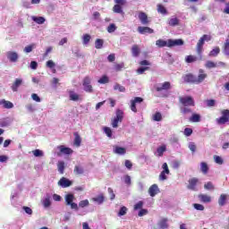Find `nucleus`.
Instances as JSON below:
<instances>
[{"label":"nucleus","mask_w":229,"mask_h":229,"mask_svg":"<svg viewBox=\"0 0 229 229\" xmlns=\"http://www.w3.org/2000/svg\"><path fill=\"white\" fill-rule=\"evenodd\" d=\"M113 12L114 13H124L123 11V5H119L117 4L113 7Z\"/></svg>","instance_id":"obj_39"},{"label":"nucleus","mask_w":229,"mask_h":229,"mask_svg":"<svg viewBox=\"0 0 229 229\" xmlns=\"http://www.w3.org/2000/svg\"><path fill=\"white\" fill-rule=\"evenodd\" d=\"M58 185L63 189H67V187H71V185H72V182L65 177H62L58 182Z\"/></svg>","instance_id":"obj_10"},{"label":"nucleus","mask_w":229,"mask_h":229,"mask_svg":"<svg viewBox=\"0 0 229 229\" xmlns=\"http://www.w3.org/2000/svg\"><path fill=\"white\" fill-rule=\"evenodd\" d=\"M158 192H160V189L157 184H152L148 189V194L151 198H155V196L158 194Z\"/></svg>","instance_id":"obj_14"},{"label":"nucleus","mask_w":229,"mask_h":229,"mask_svg":"<svg viewBox=\"0 0 229 229\" xmlns=\"http://www.w3.org/2000/svg\"><path fill=\"white\" fill-rule=\"evenodd\" d=\"M43 207L45 208H49L51 207V197L47 195L42 201H41Z\"/></svg>","instance_id":"obj_29"},{"label":"nucleus","mask_w":229,"mask_h":229,"mask_svg":"<svg viewBox=\"0 0 229 229\" xmlns=\"http://www.w3.org/2000/svg\"><path fill=\"white\" fill-rule=\"evenodd\" d=\"M158 180L159 182H165V180H167V174L165 172H161Z\"/></svg>","instance_id":"obj_54"},{"label":"nucleus","mask_w":229,"mask_h":229,"mask_svg":"<svg viewBox=\"0 0 229 229\" xmlns=\"http://www.w3.org/2000/svg\"><path fill=\"white\" fill-rule=\"evenodd\" d=\"M200 171L204 174H207L208 173V165H207L205 162L200 163Z\"/></svg>","instance_id":"obj_41"},{"label":"nucleus","mask_w":229,"mask_h":229,"mask_svg":"<svg viewBox=\"0 0 229 229\" xmlns=\"http://www.w3.org/2000/svg\"><path fill=\"white\" fill-rule=\"evenodd\" d=\"M167 148L165 145H163L157 148V152L155 153L156 157H164V153H165Z\"/></svg>","instance_id":"obj_27"},{"label":"nucleus","mask_w":229,"mask_h":229,"mask_svg":"<svg viewBox=\"0 0 229 229\" xmlns=\"http://www.w3.org/2000/svg\"><path fill=\"white\" fill-rule=\"evenodd\" d=\"M196 185H198L197 178H191L189 180L188 189L190 191H196Z\"/></svg>","instance_id":"obj_19"},{"label":"nucleus","mask_w":229,"mask_h":229,"mask_svg":"<svg viewBox=\"0 0 229 229\" xmlns=\"http://www.w3.org/2000/svg\"><path fill=\"white\" fill-rule=\"evenodd\" d=\"M226 199H228V195L221 194L218 199L219 207H225V205H226Z\"/></svg>","instance_id":"obj_21"},{"label":"nucleus","mask_w":229,"mask_h":229,"mask_svg":"<svg viewBox=\"0 0 229 229\" xmlns=\"http://www.w3.org/2000/svg\"><path fill=\"white\" fill-rule=\"evenodd\" d=\"M205 67H207V69H214V68L217 67V64H216L212 61H208L205 64Z\"/></svg>","instance_id":"obj_47"},{"label":"nucleus","mask_w":229,"mask_h":229,"mask_svg":"<svg viewBox=\"0 0 229 229\" xmlns=\"http://www.w3.org/2000/svg\"><path fill=\"white\" fill-rule=\"evenodd\" d=\"M157 12L158 13H161L162 15H166L167 9L162 4H157Z\"/></svg>","instance_id":"obj_43"},{"label":"nucleus","mask_w":229,"mask_h":229,"mask_svg":"<svg viewBox=\"0 0 229 229\" xmlns=\"http://www.w3.org/2000/svg\"><path fill=\"white\" fill-rule=\"evenodd\" d=\"M179 101L183 106H194V99L191 97H181Z\"/></svg>","instance_id":"obj_7"},{"label":"nucleus","mask_w":229,"mask_h":229,"mask_svg":"<svg viewBox=\"0 0 229 229\" xmlns=\"http://www.w3.org/2000/svg\"><path fill=\"white\" fill-rule=\"evenodd\" d=\"M90 83H92V79L90 77L87 76L83 79V90L85 92H88L89 94H92V92H94V89L92 88V85Z\"/></svg>","instance_id":"obj_4"},{"label":"nucleus","mask_w":229,"mask_h":229,"mask_svg":"<svg viewBox=\"0 0 229 229\" xmlns=\"http://www.w3.org/2000/svg\"><path fill=\"white\" fill-rule=\"evenodd\" d=\"M229 118H226L225 116H221L220 118L216 119V123L217 124H226V123H228Z\"/></svg>","instance_id":"obj_46"},{"label":"nucleus","mask_w":229,"mask_h":229,"mask_svg":"<svg viewBox=\"0 0 229 229\" xmlns=\"http://www.w3.org/2000/svg\"><path fill=\"white\" fill-rule=\"evenodd\" d=\"M107 192L110 195V199L111 200L115 199V193H114V190L112 188H108Z\"/></svg>","instance_id":"obj_61"},{"label":"nucleus","mask_w":229,"mask_h":229,"mask_svg":"<svg viewBox=\"0 0 229 229\" xmlns=\"http://www.w3.org/2000/svg\"><path fill=\"white\" fill-rule=\"evenodd\" d=\"M124 117V112L121 109L116 110V116L114 118L118 119L120 123H123V119Z\"/></svg>","instance_id":"obj_35"},{"label":"nucleus","mask_w":229,"mask_h":229,"mask_svg":"<svg viewBox=\"0 0 229 229\" xmlns=\"http://www.w3.org/2000/svg\"><path fill=\"white\" fill-rule=\"evenodd\" d=\"M58 149L63 155H71L72 153V149L64 146H59Z\"/></svg>","instance_id":"obj_26"},{"label":"nucleus","mask_w":229,"mask_h":229,"mask_svg":"<svg viewBox=\"0 0 229 229\" xmlns=\"http://www.w3.org/2000/svg\"><path fill=\"white\" fill-rule=\"evenodd\" d=\"M123 180L126 185H131V177L130 175H124Z\"/></svg>","instance_id":"obj_60"},{"label":"nucleus","mask_w":229,"mask_h":229,"mask_svg":"<svg viewBox=\"0 0 229 229\" xmlns=\"http://www.w3.org/2000/svg\"><path fill=\"white\" fill-rule=\"evenodd\" d=\"M31 20L36 22L37 24H44V22H46V18L39 16H31Z\"/></svg>","instance_id":"obj_30"},{"label":"nucleus","mask_w":229,"mask_h":229,"mask_svg":"<svg viewBox=\"0 0 229 229\" xmlns=\"http://www.w3.org/2000/svg\"><path fill=\"white\" fill-rule=\"evenodd\" d=\"M113 153H114V155L120 156L126 155V148L119 146H114L113 148Z\"/></svg>","instance_id":"obj_17"},{"label":"nucleus","mask_w":229,"mask_h":229,"mask_svg":"<svg viewBox=\"0 0 229 229\" xmlns=\"http://www.w3.org/2000/svg\"><path fill=\"white\" fill-rule=\"evenodd\" d=\"M157 228L159 229H167L169 228V219L163 217L157 222Z\"/></svg>","instance_id":"obj_11"},{"label":"nucleus","mask_w":229,"mask_h":229,"mask_svg":"<svg viewBox=\"0 0 229 229\" xmlns=\"http://www.w3.org/2000/svg\"><path fill=\"white\" fill-rule=\"evenodd\" d=\"M143 99L140 97L134 98L133 100H131V112L137 113V103H142Z\"/></svg>","instance_id":"obj_12"},{"label":"nucleus","mask_w":229,"mask_h":229,"mask_svg":"<svg viewBox=\"0 0 229 229\" xmlns=\"http://www.w3.org/2000/svg\"><path fill=\"white\" fill-rule=\"evenodd\" d=\"M168 25L174 27L180 25V20L177 17L173 16L168 20Z\"/></svg>","instance_id":"obj_23"},{"label":"nucleus","mask_w":229,"mask_h":229,"mask_svg":"<svg viewBox=\"0 0 229 229\" xmlns=\"http://www.w3.org/2000/svg\"><path fill=\"white\" fill-rule=\"evenodd\" d=\"M34 157H44V151L40 149H35L32 151Z\"/></svg>","instance_id":"obj_55"},{"label":"nucleus","mask_w":229,"mask_h":229,"mask_svg":"<svg viewBox=\"0 0 229 229\" xmlns=\"http://www.w3.org/2000/svg\"><path fill=\"white\" fill-rule=\"evenodd\" d=\"M188 148L191 153H196V144H194V142H190Z\"/></svg>","instance_id":"obj_59"},{"label":"nucleus","mask_w":229,"mask_h":229,"mask_svg":"<svg viewBox=\"0 0 229 229\" xmlns=\"http://www.w3.org/2000/svg\"><path fill=\"white\" fill-rule=\"evenodd\" d=\"M110 81V79L106 75H103L98 82L100 83V85H105Z\"/></svg>","instance_id":"obj_37"},{"label":"nucleus","mask_w":229,"mask_h":229,"mask_svg":"<svg viewBox=\"0 0 229 229\" xmlns=\"http://www.w3.org/2000/svg\"><path fill=\"white\" fill-rule=\"evenodd\" d=\"M219 53H221V49L219 48V47H216L213 50H211L209 52V56H217V55H219Z\"/></svg>","instance_id":"obj_42"},{"label":"nucleus","mask_w":229,"mask_h":229,"mask_svg":"<svg viewBox=\"0 0 229 229\" xmlns=\"http://www.w3.org/2000/svg\"><path fill=\"white\" fill-rule=\"evenodd\" d=\"M211 40V37L208 35H203L199 42L197 43V54L199 56H201V54L203 53V46H205V42H209Z\"/></svg>","instance_id":"obj_2"},{"label":"nucleus","mask_w":229,"mask_h":229,"mask_svg":"<svg viewBox=\"0 0 229 229\" xmlns=\"http://www.w3.org/2000/svg\"><path fill=\"white\" fill-rule=\"evenodd\" d=\"M142 207H144V202L139 201L134 205V210H142Z\"/></svg>","instance_id":"obj_56"},{"label":"nucleus","mask_w":229,"mask_h":229,"mask_svg":"<svg viewBox=\"0 0 229 229\" xmlns=\"http://www.w3.org/2000/svg\"><path fill=\"white\" fill-rule=\"evenodd\" d=\"M33 49H37V44L35 43H31L30 45L26 46L23 48V52L26 53V55H28L29 53H31Z\"/></svg>","instance_id":"obj_24"},{"label":"nucleus","mask_w":229,"mask_h":229,"mask_svg":"<svg viewBox=\"0 0 229 229\" xmlns=\"http://www.w3.org/2000/svg\"><path fill=\"white\" fill-rule=\"evenodd\" d=\"M214 161L218 165H223V164H225V160L223 159V157L215 155L213 156Z\"/></svg>","instance_id":"obj_38"},{"label":"nucleus","mask_w":229,"mask_h":229,"mask_svg":"<svg viewBox=\"0 0 229 229\" xmlns=\"http://www.w3.org/2000/svg\"><path fill=\"white\" fill-rule=\"evenodd\" d=\"M197 60H198V57H196L194 55H188V56H186V59H185L187 64H192V62H196Z\"/></svg>","instance_id":"obj_49"},{"label":"nucleus","mask_w":229,"mask_h":229,"mask_svg":"<svg viewBox=\"0 0 229 229\" xmlns=\"http://www.w3.org/2000/svg\"><path fill=\"white\" fill-rule=\"evenodd\" d=\"M138 32L140 33V35H146V33H154L155 30H153V29L149 28V27H142L140 26L138 27Z\"/></svg>","instance_id":"obj_16"},{"label":"nucleus","mask_w":229,"mask_h":229,"mask_svg":"<svg viewBox=\"0 0 229 229\" xmlns=\"http://www.w3.org/2000/svg\"><path fill=\"white\" fill-rule=\"evenodd\" d=\"M152 120H154L157 123H159V121H162V114L160 112H157L152 115Z\"/></svg>","instance_id":"obj_44"},{"label":"nucleus","mask_w":229,"mask_h":229,"mask_svg":"<svg viewBox=\"0 0 229 229\" xmlns=\"http://www.w3.org/2000/svg\"><path fill=\"white\" fill-rule=\"evenodd\" d=\"M182 80L186 83H196V76H194L192 73L183 75Z\"/></svg>","instance_id":"obj_15"},{"label":"nucleus","mask_w":229,"mask_h":229,"mask_svg":"<svg viewBox=\"0 0 229 229\" xmlns=\"http://www.w3.org/2000/svg\"><path fill=\"white\" fill-rule=\"evenodd\" d=\"M21 4L23 8H31V3L28 0H22Z\"/></svg>","instance_id":"obj_62"},{"label":"nucleus","mask_w":229,"mask_h":229,"mask_svg":"<svg viewBox=\"0 0 229 229\" xmlns=\"http://www.w3.org/2000/svg\"><path fill=\"white\" fill-rule=\"evenodd\" d=\"M92 201H95V203H98V205H103V203H105V195L100 194L97 197H94Z\"/></svg>","instance_id":"obj_25"},{"label":"nucleus","mask_w":229,"mask_h":229,"mask_svg":"<svg viewBox=\"0 0 229 229\" xmlns=\"http://www.w3.org/2000/svg\"><path fill=\"white\" fill-rule=\"evenodd\" d=\"M131 55L134 56V58H137L140 55V47H138V45H134L131 47Z\"/></svg>","instance_id":"obj_28"},{"label":"nucleus","mask_w":229,"mask_h":229,"mask_svg":"<svg viewBox=\"0 0 229 229\" xmlns=\"http://www.w3.org/2000/svg\"><path fill=\"white\" fill-rule=\"evenodd\" d=\"M207 73H205V71L200 69L199 70V75L198 77H195V83L196 85H199V83H203L207 78Z\"/></svg>","instance_id":"obj_8"},{"label":"nucleus","mask_w":229,"mask_h":229,"mask_svg":"<svg viewBox=\"0 0 229 229\" xmlns=\"http://www.w3.org/2000/svg\"><path fill=\"white\" fill-rule=\"evenodd\" d=\"M156 46L158 47H174V46H183V40L168 39L167 41H165L164 39H157L156 41Z\"/></svg>","instance_id":"obj_1"},{"label":"nucleus","mask_w":229,"mask_h":229,"mask_svg":"<svg viewBox=\"0 0 229 229\" xmlns=\"http://www.w3.org/2000/svg\"><path fill=\"white\" fill-rule=\"evenodd\" d=\"M127 212H128V208L126 207H122L120 208V211L118 212V216L121 217L123 216H126Z\"/></svg>","instance_id":"obj_50"},{"label":"nucleus","mask_w":229,"mask_h":229,"mask_svg":"<svg viewBox=\"0 0 229 229\" xmlns=\"http://www.w3.org/2000/svg\"><path fill=\"white\" fill-rule=\"evenodd\" d=\"M68 95L70 101H74L75 103L83 101V97L80 95L78 92H75L73 89L68 90Z\"/></svg>","instance_id":"obj_6"},{"label":"nucleus","mask_w":229,"mask_h":229,"mask_svg":"<svg viewBox=\"0 0 229 229\" xmlns=\"http://www.w3.org/2000/svg\"><path fill=\"white\" fill-rule=\"evenodd\" d=\"M0 106H3V108H13V103L5 99H0Z\"/></svg>","instance_id":"obj_20"},{"label":"nucleus","mask_w":229,"mask_h":229,"mask_svg":"<svg viewBox=\"0 0 229 229\" xmlns=\"http://www.w3.org/2000/svg\"><path fill=\"white\" fill-rule=\"evenodd\" d=\"M91 38H92V37L90 36V34H84L82 36V44H83V46H89V43L90 42Z\"/></svg>","instance_id":"obj_31"},{"label":"nucleus","mask_w":229,"mask_h":229,"mask_svg":"<svg viewBox=\"0 0 229 229\" xmlns=\"http://www.w3.org/2000/svg\"><path fill=\"white\" fill-rule=\"evenodd\" d=\"M26 109L28 110V112L33 113L35 112V106H33V104H28L26 106Z\"/></svg>","instance_id":"obj_63"},{"label":"nucleus","mask_w":229,"mask_h":229,"mask_svg":"<svg viewBox=\"0 0 229 229\" xmlns=\"http://www.w3.org/2000/svg\"><path fill=\"white\" fill-rule=\"evenodd\" d=\"M74 173H76V174H83V168L81 165H76L74 167Z\"/></svg>","instance_id":"obj_57"},{"label":"nucleus","mask_w":229,"mask_h":229,"mask_svg":"<svg viewBox=\"0 0 229 229\" xmlns=\"http://www.w3.org/2000/svg\"><path fill=\"white\" fill-rule=\"evenodd\" d=\"M163 171L161 173H165L166 174H170L171 171H169V165H167V163H164L162 165Z\"/></svg>","instance_id":"obj_53"},{"label":"nucleus","mask_w":229,"mask_h":229,"mask_svg":"<svg viewBox=\"0 0 229 229\" xmlns=\"http://www.w3.org/2000/svg\"><path fill=\"white\" fill-rule=\"evenodd\" d=\"M170 89H171V82L169 81H165L156 86V90L157 92H162L163 90H169Z\"/></svg>","instance_id":"obj_9"},{"label":"nucleus","mask_w":229,"mask_h":229,"mask_svg":"<svg viewBox=\"0 0 229 229\" xmlns=\"http://www.w3.org/2000/svg\"><path fill=\"white\" fill-rule=\"evenodd\" d=\"M74 145L77 146V148H80V146H81V137H80L78 132L74 133Z\"/></svg>","instance_id":"obj_33"},{"label":"nucleus","mask_w":229,"mask_h":229,"mask_svg":"<svg viewBox=\"0 0 229 229\" xmlns=\"http://www.w3.org/2000/svg\"><path fill=\"white\" fill-rule=\"evenodd\" d=\"M204 189H206V191H214L215 187L212 182H208L204 184Z\"/></svg>","instance_id":"obj_48"},{"label":"nucleus","mask_w":229,"mask_h":229,"mask_svg":"<svg viewBox=\"0 0 229 229\" xmlns=\"http://www.w3.org/2000/svg\"><path fill=\"white\" fill-rule=\"evenodd\" d=\"M21 85H22V79H16L11 87L13 92H17Z\"/></svg>","instance_id":"obj_18"},{"label":"nucleus","mask_w":229,"mask_h":229,"mask_svg":"<svg viewBox=\"0 0 229 229\" xmlns=\"http://www.w3.org/2000/svg\"><path fill=\"white\" fill-rule=\"evenodd\" d=\"M114 90H118V92H126V88L124 86H122L120 84H114Z\"/></svg>","instance_id":"obj_45"},{"label":"nucleus","mask_w":229,"mask_h":229,"mask_svg":"<svg viewBox=\"0 0 229 229\" xmlns=\"http://www.w3.org/2000/svg\"><path fill=\"white\" fill-rule=\"evenodd\" d=\"M103 44H105V41L103 39H101V38L96 39V41H95L96 49H102Z\"/></svg>","instance_id":"obj_36"},{"label":"nucleus","mask_w":229,"mask_h":229,"mask_svg":"<svg viewBox=\"0 0 229 229\" xmlns=\"http://www.w3.org/2000/svg\"><path fill=\"white\" fill-rule=\"evenodd\" d=\"M89 199L81 200L79 202V207H81V208H85V207H89Z\"/></svg>","instance_id":"obj_51"},{"label":"nucleus","mask_w":229,"mask_h":229,"mask_svg":"<svg viewBox=\"0 0 229 229\" xmlns=\"http://www.w3.org/2000/svg\"><path fill=\"white\" fill-rule=\"evenodd\" d=\"M57 169H58V172L61 174H64V171H65V162L58 161V163H57Z\"/></svg>","instance_id":"obj_32"},{"label":"nucleus","mask_w":229,"mask_h":229,"mask_svg":"<svg viewBox=\"0 0 229 229\" xmlns=\"http://www.w3.org/2000/svg\"><path fill=\"white\" fill-rule=\"evenodd\" d=\"M223 53L225 56H229V39H226L224 44Z\"/></svg>","instance_id":"obj_34"},{"label":"nucleus","mask_w":229,"mask_h":229,"mask_svg":"<svg viewBox=\"0 0 229 229\" xmlns=\"http://www.w3.org/2000/svg\"><path fill=\"white\" fill-rule=\"evenodd\" d=\"M138 19L144 26H148L149 24V20H148V14L144 12H140L138 14Z\"/></svg>","instance_id":"obj_13"},{"label":"nucleus","mask_w":229,"mask_h":229,"mask_svg":"<svg viewBox=\"0 0 229 229\" xmlns=\"http://www.w3.org/2000/svg\"><path fill=\"white\" fill-rule=\"evenodd\" d=\"M190 121H191V123H199V121H201V116L198 114H193L190 118Z\"/></svg>","instance_id":"obj_40"},{"label":"nucleus","mask_w":229,"mask_h":229,"mask_svg":"<svg viewBox=\"0 0 229 229\" xmlns=\"http://www.w3.org/2000/svg\"><path fill=\"white\" fill-rule=\"evenodd\" d=\"M115 30H117V26H115V23H111L108 27H107V31L109 33H114L115 31Z\"/></svg>","instance_id":"obj_52"},{"label":"nucleus","mask_w":229,"mask_h":229,"mask_svg":"<svg viewBox=\"0 0 229 229\" xmlns=\"http://www.w3.org/2000/svg\"><path fill=\"white\" fill-rule=\"evenodd\" d=\"M5 56L11 64H17V62H19V53L16 51L9 50L5 52Z\"/></svg>","instance_id":"obj_5"},{"label":"nucleus","mask_w":229,"mask_h":229,"mask_svg":"<svg viewBox=\"0 0 229 229\" xmlns=\"http://www.w3.org/2000/svg\"><path fill=\"white\" fill-rule=\"evenodd\" d=\"M64 201L68 207H71L72 210H78V204L74 201V195L68 193L64 196Z\"/></svg>","instance_id":"obj_3"},{"label":"nucleus","mask_w":229,"mask_h":229,"mask_svg":"<svg viewBox=\"0 0 229 229\" xmlns=\"http://www.w3.org/2000/svg\"><path fill=\"white\" fill-rule=\"evenodd\" d=\"M55 62H53V60H49L47 62V67H48V69H54V67H55Z\"/></svg>","instance_id":"obj_64"},{"label":"nucleus","mask_w":229,"mask_h":229,"mask_svg":"<svg viewBox=\"0 0 229 229\" xmlns=\"http://www.w3.org/2000/svg\"><path fill=\"white\" fill-rule=\"evenodd\" d=\"M199 199H200L202 203H210L212 201V198L207 194L199 195Z\"/></svg>","instance_id":"obj_22"},{"label":"nucleus","mask_w":229,"mask_h":229,"mask_svg":"<svg viewBox=\"0 0 229 229\" xmlns=\"http://www.w3.org/2000/svg\"><path fill=\"white\" fill-rule=\"evenodd\" d=\"M104 131L109 139H112V129H110L109 127H105Z\"/></svg>","instance_id":"obj_58"}]
</instances>
